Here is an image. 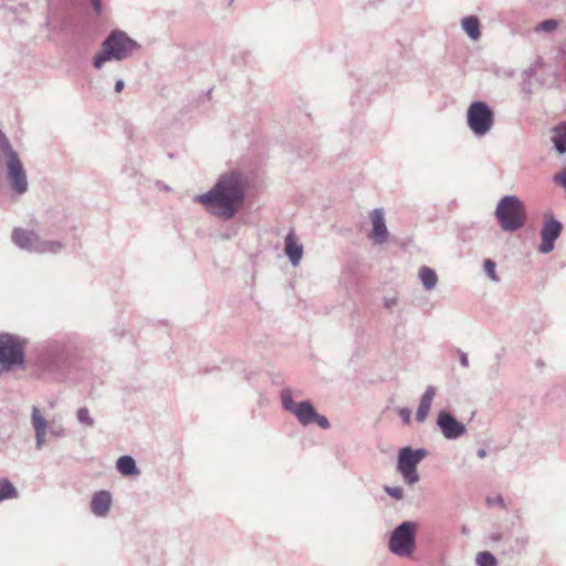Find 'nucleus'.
<instances>
[{"label":"nucleus","mask_w":566,"mask_h":566,"mask_svg":"<svg viewBox=\"0 0 566 566\" xmlns=\"http://www.w3.org/2000/svg\"><path fill=\"white\" fill-rule=\"evenodd\" d=\"M483 266H484V271H485L486 275L490 277L491 281H493V282L500 281V279L496 274V271H495L496 264L494 261H492L491 259H486L484 261Z\"/></svg>","instance_id":"393cba45"},{"label":"nucleus","mask_w":566,"mask_h":566,"mask_svg":"<svg viewBox=\"0 0 566 566\" xmlns=\"http://www.w3.org/2000/svg\"><path fill=\"white\" fill-rule=\"evenodd\" d=\"M18 496V491L14 485L8 480H0V502L8 499H15Z\"/></svg>","instance_id":"4be33fe9"},{"label":"nucleus","mask_w":566,"mask_h":566,"mask_svg":"<svg viewBox=\"0 0 566 566\" xmlns=\"http://www.w3.org/2000/svg\"><path fill=\"white\" fill-rule=\"evenodd\" d=\"M0 364L24 367V340L15 335L0 334Z\"/></svg>","instance_id":"9d476101"},{"label":"nucleus","mask_w":566,"mask_h":566,"mask_svg":"<svg viewBox=\"0 0 566 566\" xmlns=\"http://www.w3.org/2000/svg\"><path fill=\"white\" fill-rule=\"evenodd\" d=\"M384 491L395 500L403 499V489L401 486L385 485Z\"/></svg>","instance_id":"a878e982"},{"label":"nucleus","mask_w":566,"mask_h":566,"mask_svg":"<svg viewBox=\"0 0 566 566\" xmlns=\"http://www.w3.org/2000/svg\"><path fill=\"white\" fill-rule=\"evenodd\" d=\"M398 297L397 296H385L384 297V307L387 310H392L395 306L398 305Z\"/></svg>","instance_id":"c85d7f7f"},{"label":"nucleus","mask_w":566,"mask_h":566,"mask_svg":"<svg viewBox=\"0 0 566 566\" xmlns=\"http://www.w3.org/2000/svg\"><path fill=\"white\" fill-rule=\"evenodd\" d=\"M15 365L0 364V375L4 371L11 370Z\"/></svg>","instance_id":"f704fd0d"},{"label":"nucleus","mask_w":566,"mask_h":566,"mask_svg":"<svg viewBox=\"0 0 566 566\" xmlns=\"http://www.w3.org/2000/svg\"><path fill=\"white\" fill-rule=\"evenodd\" d=\"M31 426L34 430L35 449L38 451H41L46 444L48 433L54 438H63L66 436V430L63 426L49 427L46 419L36 406H33L31 409Z\"/></svg>","instance_id":"1a4fd4ad"},{"label":"nucleus","mask_w":566,"mask_h":566,"mask_svg":"<svg viewBox=\"0 0 566 566\" xmlns=\"http://www.w3.org/2000/svg\"><path fill=\"white\" fill-rule=\"evenodd\" d=\"M427 454L428 451L423 448L412 449L411 447H405L399 450L397 470L407 484L413 485L420 480L417 472V465L427 457Z\"/></svg>","instance_id":"423d86ee"},{"label":"nucleus","mask_w":566,"mask_h":566,"mask_svg":"<svg viewBox=\"0 0 566 566\" xmlns=\"http://www.w3.org/2000/svg\"><path fill=\"white\" fill-rule=\"evenodd\" d=\"M419 279L427 291L433 290L438 282L436 272L428 266H422L420 269Z\"/></svg>","instance_id":"412c9836"},{"label":"nucleus","mask_w":566,"mask_h":566,"mask_svg":"<svg viewBox=\"0 0 566 566\" xmlns=\"http://www.w3.org/2000/svg\"><path fill=\"white\" fill-rule=\"evenodd\" d=\"M0 158L3 160L7 171V181L15 196H22L29 190L27 171L13 149L9 138L0 130Z\"/></svg>","instance_id":"7ed1b4c3"},{"label":"nucleus","mask_w":566,"mask_h":566,"mask_svg":"<svg viewBox=\"0 0 566 566\" xmlns=\"http://www.w3.org/2000/svg\"><path fill=\"white\" fill-rule=\"evenodd\" d=\"M11 239L21 250L35 253H59L64 244L56 240L44 241L32 230L14 228Z\"/></svg>","instance_id":"39448f33"},{"label":"nucleus","mask_w":566,"mask_h":566,"mask_svg":"<svg viewBox=\"0 0 566 566\" xmlns=\"http://www.w3.org/2000/svg\"><path fill=\"white\" fill-rule=\"evenodd\" d=\"M458 354H459V360H460V364L463 368H468L469 367V356L467 353L462 352V350H458Z\"/></svg>","instance_id":"2f4dec72"},{"label":"nucleus","mask_w":566,"mask_h":566,"mask_svg":"<svg viewBox=\"0 0 566 566\" xmlns=\"http://www.w3.org/2000/svg\"><path fill=\"white\" fill-rule=\"evenodd\" d=\"M417 525L415 522H402L391 533L389 549L397 556H409L415 549Z\"/></svg>","instance_id":"0eeeda50"},{"label":"nucleus","mask_w":566,"mask_h":566,"mask_svg":"<svg viewBox=\"0 0 566 566\" xmlns=\"http://www.w3.org/2000/svg\"><path fill=\"white\" fill-rule=\"evenodd\" d=\"M563 230V224L552 213H545L541 229V244L538 251L543 254L552 252L555 248V242L559 238Z\"/></svg>","instance_id":"f8f14e48"},{"label":"nucleus","mask_w":566,"mask_h":566,"mask_svg":"<svg viewBox=\"0 0 566 566\" xmlns=\"http://www.w3.org/2000/svg\"><path fill=\"white\" fill-rule=\"evenodd\" d=\"M93 10L96 14H99L102 11V0H91Z\"/></svg>","instance_id":"473e14b6"},{"label":"nucleus","mask_w":566,"mask_h":566,"mask_svg":"<svg viewBox=\"0 0 566 566\" xmlns=\"http://www.w3.org/2000/svg\"><path fill=\"white\" fill-rule=\"evenodd\" d=\"M398 413L405 424L410 423L411 411L408 408H400Z\"/></svg>","instance_id":"7c9ffc66"},{"label":"nucleus","mask_w":566,"mask_h":566,"mask_svg":"<svg viewBox=\"0 0 566 566\" xmlns=\"http://www.w3.org/2000/svg\"><path fill=\"white\" fill-rule=\"evenodd\" d=\"M116 469L125 476L139 474L136 462L130 455H122L116 461Z\"/></svg>","instance_id":"6ab92c4d"},{"label":"nucleus","mask_w":566,"mask_h":566,"mask_svg":"<svg viewBox=\"0 0 566 566\" xmlns=\"http://www.w3.org/2000/svg\"><path fill=\"white\" fill-rule=\"evenodd\" d=\"M124 86H125L124 81L123 80H117L116 83H115L114 90H115L116 93H120L124 90Z\"/></svg>","instance_id":"72a5a7b5"},{"label":"nucleus","mask_w":566,"mask_h":566,"mask_svg":"<svg viewBox=\"0 0 566 566\" xmlns=\"http://www.w3.org/2000/svg\"><path fill=\"white\" fill-rule=\"evenodd\" d=\"M284 241V251L290 262L294 266L298 265L303 256V245L296 241L293 232L287 233Z\"/></svg>","instance_id":"f3484780"},{"label":"nucleus","mask_w":566,"mask_h":566,"mask_svg":"<svg viewBox=\"0 0 566 566\" xmlns=\"http://www.w3.org/2000/svg\"><path fill=\"white\" fill-rule=\"evenodd\" d=\"M556 27L557 22L555 20H544L535 28V31L552 32Z\"/></svg>","instance_id":"bb28decb"},{"label":"nucleus","mask_w":566,"mask_h":566,"mask_svg":"<svg viewBox=\"0 0 566 566\" xmlns=\"http://www.w3.org/2000/svg\"><path fill=\"white\" fill-rule=\"evenodd\" d=\"M462 28L465 31V33L469 35V38L472 40H478L481 35L480 21L474 15L465 17L462 20Z\"/></svg>","instance_id":"aec40b11"},{"label":"nucleus","mask_w":566,"mask_h":566,"mask_svg":"<svg viewBox=\"0 0 566 566\" xmlns=\"http://www.w3.org/2000/svg\"><path fill=\"white\" fill-rule=\"evenodd\" d=\"M552 142L558 154L563 155L566 153V122L554 127Z\"/></svg>","instance_id":"a211bd4d"},{"label":"nucleus","mask_w":566,"mask_h":566,"mask_svg":"<svg viewBox=\"0 0 566 566\" xmlns=\"http://www.w3.org/2000/svg\"><path fill=\"white\" fill-rule=\"evenodd\" d=\"M476 564L479 566H496L497 560L490 552H481L476 556Z\"/></svg>","instance_id":"b1692460"},{"label":"nucleus","mask_w":566,"mask_h":566,"mask_svg":"<svg viewBox=\"0 0 566 566\" xmlns=\"http://www.w3.org/2000/svg\"><path fill=\"white\" fill-rule=\"evenodd\" d=\"M553 180L558 184L559 186H562L565 191H566V169H564L563 171L556 174L553 178Z\"/></svg>","instance_id":"c756f323"},{"label":"nucleus","mask_w":566,"mask_h":566,"mask_svg":"<svg viewBox=\"0 0 566 566\" xmlns=\"http://www.w3.org/2000/svg\"><path fill=\"white\" fill-rule=\"evenodd\" d=\"M247 178L239 171H230L219 177L207 192L195 197L206 210L222 220L232 219L241 208L247 191Z\"/></svg>","instance_id":"f257e3e1"},{"label":"nucleus","mask_w":566,"mask_h":566,"mask_svg":"<svg viewBox=\"0 0 566 566\" xmlns=\"http://www.w3.org/2000/svg\"><path fill=\"white\" fill-rule=\"evenodd\" d=\"M76 419L80 423L86 427H94L95 420L91 417L90 410L86 407H82L76 412Z\"/></svg>","instance_id":"5701e85b"},{"label":"nucleus","mask_w":566,"mask_h":566,"mask_svg":"<svg viewBox=\"0 0 566 566\" xmlns=\"http://www.w3.org/2000/svg\"><path fill=\"white\" fill-rule=\"evenodd\" d=\"M371 231L368 238L375 244H382L387 241L389 232L385 222V212L381 208H375L370 213Z\"/></svg>","instance_id":"4468645a"},{"label":"nucleus","mask_w":566,"mask_h":566,"mask_svg":"<svg viewBox=\"0 0 566 566\" xmlns=\"http://www.w3.org/2000/svg\"><path fill=\"white\" fill-rule=\"evenodd\" d=\"M112 505V494L108 491L96 492L91 501V511L95 516L104 517L108 514Z\"/></svg>","instance_id":"2eb2a0df"},{"label":"nucleus","mask_w":566,"mask_h":566,"mask_svg":"<svg viewBox=\"0 0 566 566\" xmlns=\"http://www.w3.org/2000/svg\"><path fill=\"white\" fill-rule=\"evenodd\" d=\"M436 394L437 390L433 386H428L426 388L416 412V420L418 422H423L428 418Z\"/></svg>","instance_id":"dca6fc26"},{"label":"nucleus","mask_w":566,"mask_h":566,"mask_svg":"<svg viewBox=\"0 0 566 566\" xmlns=\"http://www.w3.org/2000/svg\"><path fill=\"white\" fill-rule=\"evenodd\" d=\"M316 422L319 428L328 429L331 427L329 420L325 416H321L316 412V416L313 418V423Z\"/></svg>","instance_id":"cd10ccee"},{"label":"nucleus","mask_w":566,"mask_h":566,"mask_svg":"<svg viewBox=\"0 0 566 566\" xmlns=\"http://www.w3.org/2000/svg\"><path fill=\"white\" fill-rule=\"evenodd\" d=\"M467 122L475 136H484L493 127V111L485 102H473L468 108Z\"/></svg>","instance_id":"6e6552de"},{"label":"nucleus","mask_w":566,"mask_h":566,"mask_svg":"<svg viewBox=\"0 0 566 566\" xmlns=\"http://www.w3.org/2000/svg\"><path fill=\"white\" fill-rule=\"evenodd\" d=\"M494 214L501 229L507 232L520 230L526 222L525 205L514 195L504 196L499 201Z\"/></svg>","instance_id":"20e7f679"},{"label":"nucleus","mask_w":566,"mask_h":566,"mask_svg":"<svg viewBox=\"0 0 566 566\" xmlns=\"http://www.w3.org/2000/svg\"><path fill=\"white\" fill-rule=\"evenodd\" d=\"M139 44L124 31L113 30L101 44V51L93 57V66L102 69L106 62L129 59Z\"/></svg>","instance_id":"f03ea898"},{"label":"nucleus","mask_w":566,"mask_h":566,"mask_svg":"<svg viewBox=\"0 0 566 566\" xmlns=\"http://www.w3.org/2000/svg\"><path fill=\"white\" fill-rule=\"evenodd\" d=\"M478 457L483 459L486 457V450L485 449H479L476 452Z\"/></svg>","instance_id":"c9c22d12"},{"label":"nucleus","mask_w":566,"mask_h":566,"mask_svg":"<svg viewBox=\"0 0 566 566\" xmlns=\"http://www.w3.org/2000/svg\"><path fill=\"white\" fill-rule=\"evenodd\" d=\"M281 402L283 409L294 415L301 424L308 426L313 423L316 409L310 400L295 402L292 397L291 388H284L281 391Z\"/></svg>","instance_id":"9b49d317"},{"label":"nucleus","mask_w":566,"mask_h":566,"mask_svg":"<svg viewBox=\"0 0 566 566\" xmlns=\"http://www.w3.org/2000/svg\"><path fill=\"white\" fill-rule=\"evenodd\" d=\"M437 426L441 430L443 437L448 440H455L467 431V428L462 422L458 421L450 412L444 410L439 412Z\"/></svg>","instance_id":"ddd939ff"},{"label":"nucleus","mask_w":566,"mask_h":566,"mask_svg":"<svg viewBox=\"0 0 566 566\" xmlns=\"http://www.w3.org/2000/svg\"><path fill=\"white\" fill-rule=\"evenodd\" d=\"M497 503H500L501 505H503V499L501 496L497 497Z\"/></svg>","instance_id":"e433bc0d"}]
</instances>
